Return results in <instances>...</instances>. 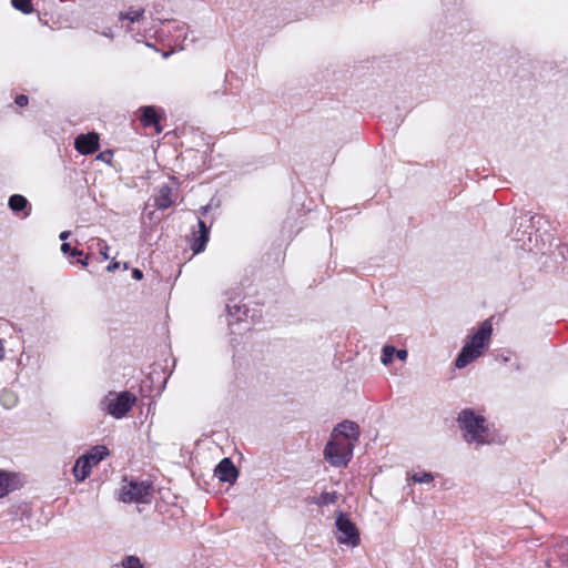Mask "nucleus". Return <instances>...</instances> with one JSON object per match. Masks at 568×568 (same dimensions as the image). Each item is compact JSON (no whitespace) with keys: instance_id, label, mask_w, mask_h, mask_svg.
<instances>
[{"instance_id":"1","label":"nucleus","mask_w":568,"mask_h":568,"mask_svg":"<svg viewBox=\"0 0 568 568\" xmlns=\"http://www.w3.org/2000/svg\"><path fill=\"white\" fill-rule=\"evenodd\" d=\"M491 333L493 326L488 320L480 323L477 331L465 342V345L455 359V366L459 369L464 368L480 357L489 345Z\"/></svg>"},{"instance_id":"2","label":"nucleus","mask_w":568,"mask_h":568,"mask_svg":"<svg viewBox=\"0 0 568 568\" xmlns=\"http://www.w3.org/2000/svg\"><path fill=\"white\" fill-rule=\"evenodd\" d=\"M458 423L463 437L468 444L481 446L491 442L489 428L484 416L466 408L459 413Z\"/></svg>"},{"instance_id":"3","label":"nucleus","mask_w":568,"mask_h":568,"mask_svg":"<svg viewBox=\"0 0 568 568\" xmlns=\"http://www.w3.org/2000/svg\"><path fill=\"white\" fill-rule=\"evenodd\" d=\"M136 397L129 392H110L101 402L102 408L116 419L124 417L135 404Z\"/></svg>"},{"instance_id":"4","label":"nucleus","mask_w":568,"mask_h":568,"mask_svg":"<svg viewBox=\"0 0 568 568\" xmlns=\"http://www.w3.org/2000/svg\"><path fill=\"white\" fill-rule=\"evenodd\" d=\"M354 446L352 442L331 436V440L325 446L324 456L332 466L343 467L351 460Z\"/></svg>"},{"instance_id":"5","label":"nucleus","mask_w":568,"mask_h":568,"mask_svg":"<svg viewBox=\"0 0 568 568\" xmlns=\"http://www.w3.org/2000/svg\"><path fill=\"white\" fill-rule=\"evenodd\" d=\"M152 486L148 481L124 478L120 488L119 499L123 503H149Z\"/></svg>"},{"instance_id":"6","label":"nucleus","mask_w":568,"mask_h":568,"mask_svg":"<svg viewBox=\"0 0 568 568\" xmlns=\"http://www.w3.org/2000/svg\"><path fill=\"white\" fill-rule=\"evenodd\" d=\"M337 540L341 544L356 546L359 541L358 531L348 517L342 513L336 518Z\"/></svg>"},{"instance_id":"7","label":"nucleus","mask_w":568,"mask_h":568,"mask_svg":"<svg viewBox=\"0 0 568 568\" xmlns=\"http://www.w3.org/2000/svg\"><path fill=\"white\" fill-rule=\"evenodd\" d=\"M332 437H337L345 442H352L355 444L359 437V427L354 422L344 420L334 428Z\"/></svg>"},{"instance_id":"8","label":"nucleus","mask_w":568,"mask_h":568,"mask_svg":"<svg viewBox=\"0 0 568 568\" xmlns=\"http://www.w3.org/2000/svg\"><path fill=\"white\" fill-rule=\"evenodd\" d=\"M74 148L81 154L94 153L99 149V134L91 132L78 135L74 141Z\"/></svg>"},{"instance_id":"9","label":"nucleus","mask_w":568,"mask_h":568,"mask_svg":"<svg viewBox=\"0 0 568 568\" xmlns=\"http://www.w3.org/2000/svg\"><path fill=\"white\" fill-rule=\"evenodd\" d=\"M214 476L221 481L233 484L239 471L230 458H223L215 467Z\"/></svg>"},{"instance_id":"10","label":"nucleus","mask_w":568,"mask_h":568,"mask_svg":"<svg viewBox=\"0 0 568 568\" xmlns=\"http://www.w3.org/2000/svg\"><path fill=\"white\" fill-rule=\"evenodd\" d=\"M174 203L173 190L170 185L163 184L160 186L155 196V206L160 210H165Z\"/></svg>"},{"instance_id":"11","label":"nucleus","mask_w":568,"mask_h":568,"mask_svg":"<svg viewBox=\"0 0 568 568\" xmlns=\"http://www.w3.org/2000/svg\"><path fill=\"white\" fill-rule=\"evenodd\" d=\"M8 205L14 213L23 212V216H29L31 212V205L27 197L21 194H13L9 197Z\"/></svg>"},{"instance_id":"12","label":"nucleus","mask_w":568,"mask_h":568,"mask_svg":"<svg viewBox=\"0 0 568 568\" xmlns=\"http://www.w3.org/2000/svg\"><path fill=\"white\" fill-rule=\"evenodd\" d=\"M109 455V449L104 445H97L92 447L89 452L82 455L91 466L98 465L101 460H103Z\"/></svg>"},{"instance_id":"13","label":"nucleus","mask_w":568,"mask_h":568,"mask_svg":"<svg viewBox=\"0 0 568 568\" xmlns=\"http://www.w3.org/2000/svg\"><path fill=\"white\" fill-rule=\"evenodd\" d=\"M93 466L83 458L82 456L79 457L75 462V465L73 467V475L77 480L83 481L91 473Z\"/></svg>"},{"instance_id":"14","label":"nucleus","mask_w":568,"mask_h":568,"mask_svg":"<svg viewBox=\"0 0 568 568\" xmlns=\"http://www.w3.org/2000/svg\"><path fill=\"white\" fill-rule=\"evenodd\" d=\"M141 112V122L144 126L159 125V116L154 106H142Z\"/></svg>"},{"instance_id":"15","label":"nucleus","mask_w":568,"mask_h":568,"mask_svg":"<svg viewBox=\"0 0 568 568\" xmlns=\"http://www.w3.org/2000/svg\"><path fill=\"white\" fill-rule=\"evenodd\" d=\"M0 403L6 409L14 407L18 403V395L10 389H3L0 395Z\"/></svg>"},{"instance_id":"16","label":"nucleus","mask_w":568,"mask_h":568,"mask_svg":"<svg viewBox=\"0 0 568 568\" xmlns=\"http://www.w3.org/2000/svg\"><path fill=\"white\" fill-rule=\"evenodd\" d=\"M338 495L336 491H325L322 493L317 498L314 499L313 504L323 507L335 504L337 501Z\"/></svg>"},{"instance_id":"17","label":"nucleus","mask_w":568,"mask_h":568,"mask_svg":"<svg viewBox=\"0 0 568 568\" xmlns=\"http://www.w3.org/2000/svg\"><path fill=\"white\" fill-rule=\"evenodd\" d=\"M209 241V232H201L199 236L194 237L193 243L191 245L192 251L197 254L204 251L206 243Z\"/></svg>"},{"instance_id":"18","label":"nucleus","mask_w":568,"mask_h":568,"mask_svg":"<svg viewBox=\"0 0 568 568\" xmlns=\"http://www.w3.org/2000/svg\"><path fill=\"white\" fill-rule=\"evenodd\" d=\"M143 13H144V9H142V8H139V9L131 8L126 12H121L119 16V19L120 20H129L131 22H136V21H140V19L143 17Z\"/></svg>"},{"instance_id":"19","label":"nucleus","mask_w":568,"mask_h":568,"mask_svg":"<svg viewBox=\"0 0 568 568\" xmlns=\"http://www.w3.org/2000/svg\"><path fill=\"white\" fill-rule=\"evenodd\" d=\"M32 0H11L12 7L22 12L23 14H30L33 12Z\"/></svg>"},{"instance_id":"20","label":"nucleus","mask_w":568,"mask_h":568,"mask_svg":"<svg viewBox=\"0 0 568 568\" xmlns=\"http://www.w3.org/2000/svg\"><path fill=\"white\" fill-rule=\"evenodd\" d=\"M409 480L417 484H430L434 480V476L429 471H420L413 474Z\"/></svg>"},{"instance_id":"21","label":"nucleus","mask_w":568,"mask_h":568,"mask_svg":"<svg viewBox=\"0 0 568 568\" xmlns=\"http://www.w3.org/2000/svg\"><path fill=\"white\" fill-rule=\"evenodd\" d=\"M395 352H396V348L394 346L385 345L383 347L381 362L384 365H389L393 362V356H394Z\"/></svg>"},{"instance_id":"22","label":"nucleus","mask_w":568,"mask_h":568,"mask_svg":"<svg viewBox=\"0 0 568 568\" xmlns=\"http://www.w3.org/2000/svg\"><path fill=\"white\" fill-rule=\"evenodd\" d=\"M122 568H143L141 560L136 556H126L122 560Z\"/></svg>"},{"instance_id":"23","label":"nucleus","mask_w":568,"mask_h":568,"mask_svg":"<svg viewBox=\"0 0 568 568\" xmlns=\"http://www.w3.org/2000/svg\"><path fill=\"white\" fill-rule=\"evenodd\" d=\"M226 310H227V313L231 316L235 317L236 321H241L242 320V316H241L242 306L239 303H233V301H230L226 304Z\"/></svg>"},{"instance_id":"24","label":"nucleus","mask_w":568,"mask_h":568,"mask_svg":"<svg viewBox=\"0 0 568 568\" xmlns=\"http://www.w3.org/2000/svg\"><path fill=\"white\" fill-rule=\"evenodd\" d=\"M9 491V479L4 473H0V498Z\"/></svg>"},{"instance_id":"25","label":"nucleus","mask_w":568,"mask_h":568,"mask_svg":"<svg viewBox=\"0 0 568 568\" xmlns=\"http://www.w3.org/2000/svg\"><path fill=\"white\" fill-rule=\"evenodd\" d=\"M61 251L62 253L64 254H71L73 256H80L82 255V252L81 251H78L77 248H71L70 244L69 243H62L61 245Z\"/></svg>"},{"instance_id":"26","label":"nucleus","mask_w":568,"mask_h":568,"mask_svg":"<svg viewBox=\"0 0 568 568\" xmlns=\"http://www.w3.org/2000/svg\"><path fill=\"white\" fill-rule=\"evenodd\" d=\"M98 247L100 254L103 256L104 260H108L110 256L108 254L109 245L103 240H99Z\"/></svg>"},{"instance_id":"27","label":"nucleus","mask_w":568,"mask_h":568,"mask_svg":"<svg viewBox=\"0 0 568 568\" xmlns=\"http://www.w3.org/2000/svg\"><path fill=\"white\" fill-rule=\"evenodd\" d=\"M29 102V99L27 95L24 94H20L16 98V103L19 105V106H26Z\"/></svg>"},{"instance_id":"28","label":"nucleus","mask_w":568,"mask_h":568,"mask_svg":"<svg viewBox=\"0 0 568 568\" xmlns=\"http://www.w3.org/2000/svg\"><path fill=\"white\" fill-rule=\"evenodd\" d=\"M396 354V357L399 359V361H405L407 358V351L406 349H398L395 352Z\"/></svg>"},{"instance_id":"29","label":"nucleus","mask_w":568,"mask_h":568,"mask_svg":"<svg viewBox=\"0 0 568 568\" xmlns=\"http://www.w3.org/2000/svg\"><path fill=\"white\" fill-rule=\"evenodd\" d=\"M199 225V233L201 232H209V227L206 226L205 222L201 219L197 220Z\"/></svg>"},{"instance_id":"30","label":"nucleus","mask_w":568,"mask_h":568,"mask_svg":"<svg viewBox=\"0 0 568 568\" xmlns=\"http://www.w3.org/2000/svg\"><path fill=\"white\" fill-rule=\"evenodd\" d=\"M101 34H102L103 37H106V38H110V39H112V38L114 37L113 30H112V28H110V27L105 28V29L101 32Z\"/></svg>"},{"instance_id":"31","label":"nucleus","mask_w":568,"mask_h":568,"mask_svg":"<svg viewBox=\"0 0 568 568\" xmlns=\"http://www.w3.org/2000/svg\"><path fill=\"white\" fill-rule=\"evenodd\" d=\"M132 276H133V278H134V280L140 281V280H142V278H143V273H142V271H141V270H139V268H134V270L132 271Z\"/></svg>"},{"instance_id":"32","label":"nucleus","mask_w":568,"mask_h":568,"mask_svg":"<svg viewBox=\"0 0 568 568\" xmlns=\"http://www.w3.org/2000/svg\"><path fill=\"white\" fill-rule=\"evenodd\" d=\"M119 265H120V264H119L118 262L110 263V264L106 266V270H108L109 272H113V271H115L116 268H119Z\"/></svg>"},{"instance_id":"33","label":"nucleus","mask_w":568,"mask_h":568,"mask_svg":"<svg viewBox=\"0 0 568 568\" xmlns=\"http://www.w3.org/2000/svg\"><path fill=\"white\" fill-rule=\"evenodd\" d=\"M4 355H6V351H4L3 342L0 338V361L4 358Z\"/></svg>"},{"instance_id":"34","label":"nucleus","mask_w":568,"mask_h":568,"mask_svg":"<svg viewBox=\"0 0 568 568\" xmlns=\"http://www.w3.org/2000/svg\"><path fill=\"white\" fill-rule=\"evenodd\" d=\"M109 158H110V155H108L106 153L102 152V153H100V154L98 155V158H97V159H98V160H101V161H106V162H109Z\"/></svg>"},{"instance_id":"35","label":"nucleus","mask_w":568,"mask_h":568,"mask_svg":"<svg viewBox=\"0 0 568 568\" xmlns=\"http://www.w3.org/2000/svg\"><path fill=\"white\" fill-rule=\"evenodd\" d=\"M69 236H70V232L69 231H63L59 235L60 240H62V241H65Z\"/></svg>"},{"instance_id":"36","label":"nucleus","mask_w":568,"mask_h":568,"mask_svg":"<svg viewBox=\"0 0 568 568\" xmlns=\"http://www.w3.org/2000/svg\"><path fill=\"white\" fill-rule=\"evenodd\" d=\"M79 262L81 263V265L87 266L88 265V257H85L83 260H79Z\"/></svg>"},{"instance_id":"37","label":"nucleus","mask_w":568,"mask_h":568,"mask_svg":"<svg viewBox=\"0 0 568 568\" xmlns=\"http://www.w3.org/2000/svg\"><path fill=\"white\" fill-rule=\"evenodd\" d=\"M207 210H209V205H206V206H202V207H201V213H202V214H205V213L207 212Z\"/></svg>"}]
</instances>
